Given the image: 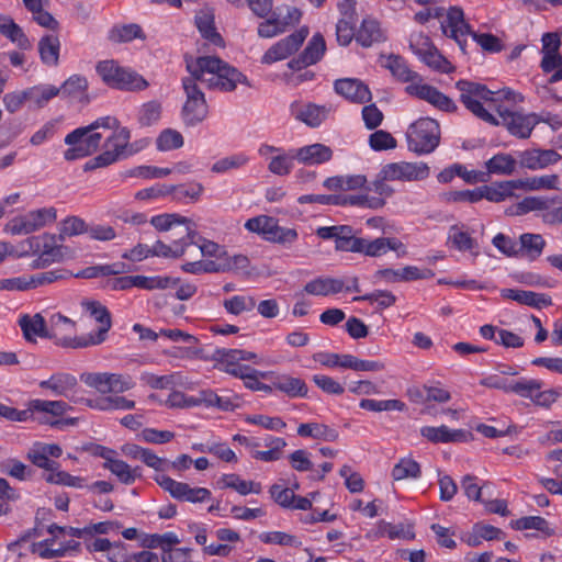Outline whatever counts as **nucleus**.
Instances as JSON below:
<instances>
[{"mask_svg": "<svg viewBox=\"0 0 562 562\" xmlns=\"http://www.w3.org/2000/svg\"><path fill=\"white\" fill-rule=\"evenodd\" d=\"M184 60L190 75L199 78L210 89L228 92L235 90L237 83H248L246 76L218 57L186 55Z\"/></svg>", "mask_w": 562, "mask_h": 562, "instance_id": "f257e3e1", "label": "nucleus"}, {"mask_svg": "<svg viewBox=\"0 0 562 562\" xmlns=\"http://www.w3.org/2000/svg\"><path fill=\"white\" fill-rule=\"evenodd\" d=\"M115 126H117V119L109 115L99 117L88 126L76 128L65 137V143L69 146L64 153L65 159L72 161L92 155L98 150L103 138L97 130Z\"/></svg>", "mask_w": 562, "mask_h": 562, "instance_id": "f03ea898", "label": "nucleus"}, {"mask_svg": "<svg viewBox=\"0 0 562 562\" xmlns=\"http://www.w3.org/2000/svg\"><path fill=\"white\" fill-rule=\"evenodd\" d=\"M442 33L453 38L461 52L465 54L467 36L471 35L472 38L484 49L491 53L502 50V44L498 37L490 33L479 34L473 32L470 25L464 21L463 10L459 7H451L446 18L441 21Z\"/></svg>", "mask_w": 562, "mask_h": 562, "instance_id": "7ed1b4c3", "label": "nucleus"}, {"mask_svg": "<svg viewBox=\"0 0 562 562\" xmlns=\"http://www.w3.org/2000/svg\"><path fill=\"white\" fill-rule=\"evenodd\" d=\"M456 88L460 91L461 103L476 117L493 125H497V120L483 105V102L492 109L493 91L485 85L461 79L456 82Z\"/></svg>", "mask_w": 562, "mask_h": 562, "instance_id": "20e7f679", "label": "nucleus"}, {"mask_svg": "<svg viewBox=\"0 0 562 562\" xmlns=\"http://www.w3.org/2000/svg\"><path fill=\"white\" fill-rule=\"evenodd\" d=\"M97 72L105 85L124 91H142L148 87L147 80L136 71L122 67L115 60H102Z\"/></svg>", "mask_w": 562, "mask_h": 562, "instance_id": "39448f33", "label": "nucleus"}, {"mask_svg": "<svg viewBox=\"0 0 562 562\" xmlns=\"http://www.w3.org/2000/svg\"><path fill=\"white\" fill-rule=\"evenodd\" d=\"M245 228L251 233L261 235L269 243L291 247L299 239L295 228L279 225V221L272 216L259 215L246 221Z\"/></svg>", "mask_w": 562, "mask_h": 562, "instance_id": "423d86ee", "label": "nucleus"}, {"mask_svg": "<svg viewBox=\"0 0 562 562\" xmlns=\"http://www.w3.org/2000/svg\"><path fill=\"white\" fill-rule=\"evenodd\" d=\"M406 136L409 150L419 155L429 154L439 145V124L429 117L419 119L409 125Z\"/></svg>", "mask_w": 562, "mask_h": 562, "instance_id": "0eeeda50", "label": "nucleus"}, {"mask_svg": "<svg viewBox=\"0 0 562 562\" xmlns=\"http://www.w3.org/2000/svg\"><path fill=\"white\" fill-rule=\"evenodd\" d=\"M199 78L190 75L182 79V87L187 95V100L182 106L181 115L186 125L195 126L203 122L209 113L207 103L198 85Z\"/></svg>", "mask_w": 562, "mask_h": 562, "instance_id": "6e6552de", "label": "nucleus"}, {"mask_svg": "<svg viewBox=\"0 0 562 562\" xmlns=\"http://www.w3.org/2000/svg\"><path fill=\"white\" fill-rule=\"evenodd\" d=\"M57 218L54 206L42 207L13 217L5 225V232L11 235H29L52 224Z\"/></svg>", "mask_w": 562, "mask_h": 562, "instance_id": "1a4fd4ad", "label": "nucleus"}, {"mask_svg": "<svg viewBox=\"0 0 562 562\" xmlns=\"http://www.w3.org/2000/svg\"><path fill=\"white\" fill-rule=\"evenodd\" d=\"M76 322L56 313L49 318L48 338L64 348H87L85 336H76Z\"/></svg>", "mask_w": 562, "mask_h": 562, "instance_id": "9d476101", "label": "nucleus"}, {"mask_svg": "<svg viewBox=\"0 0 562 562\" xmlns=\"http://www.w3.org/2000/svg\"><path fill=\"white\" fill-rule=\"evenodd\" d=\"M409 48L418 58L434 70L448 74L453 67L434 46L430 38L423 33H413Z\"/></svg>", "mask_w": 562, "mask_h": 562, "instance_id": "9b49d317", "label": "nucleus"}, {"mask_svg": "<svg viewBox=\"0 0 562 562\" xmlns=\"http://www.w3.org/2000/svg\"><path fill=\"white\" fill-rule=\"evenodd\" d=\"M497 113L501 117V122L497 121V125H504L513 136L522 139L528 138L536 125L540 122V119L536 113L524 114L520 112H514L504 105L497 106Z\"/></svg>", "mask_w": 562, "mask_h": 562, "instance_id": "f8f14e48", "label": "nucleus"}, {"mask_svg": "<svg viewBox=\"0 0 562 562\" xmlns=\"http://www.w3.org/2000/svg\"><path fill=\"white\" fill-rule=\"evenodd\" d=\"M81 381L102 394L123 393L134 386L130 378L108 372L83 373L81 374Z\"/></svg>", "mask_w": 562, "mask_h": 562, "instance_id": "ddd939ff", "label": "nucleus"}, {"mask_svg": "<svg viewBox=\"0 0 562 562\" xmlns=\"http://www.w3.org/2000/svg\"><path fill=\"white\" fill-rule=\"evenodd\" d=\"M308 35L306 26L293 32L289 36L273 44L262 56V64H273L279 60L286 59L299 50Z\"/></svg>", "mask_w": 562, "mask_h": 562, "instance_id": "4468645a", "label": "nucleus"}, {"mask_svg": "<svg viewBox=\"0 0 562 562\" xmlns=\"http://www.w3.org/2000/svg\"><path fill=\"white\" fill-rule=\"evenodd\" d=\"M83 310L90 314L91 317L95 319L100 324L97 331L90 333L85 336L87 341V347L98 346L102 344L106 339V335L112 326V318L109 310L105 305L101 304L99 301H82L81 303Z\"/></svg>", "mask_w": 562, "mask_h": 562, "instance_id": "2eb2a0df", "label": "nucleus"}, {"mask_svg": "<svg viewBox=\"0 0 562 562\" xmlns=\"http://www.w3.org/2000/svg\"><path fill=\"white\" fill-rule=\"evenodd\" d=\"M382 168L384 179L391 181H419L428 178L430 173L425 162H390Z\"/></svg>", "mask_w": 562, "mask_h": 562, "instance_id": "dca6fc26", "label": "nucleus"}, {"mask_svg": "<svg viewBox=\"0 0 562 562\" xmlns=\"http://www.w3.org/2000/svg\"><path fill=\"white\" fill-rule=\"evenodd\" d=\"M405 91L412 97H416L428 102L440 111L452 113L458 110V105L451 98L439 91L437 88L424 83V80L418 83L408 85L405 88Z\"/></svg>", "mask_w": 562, "mask_h": 562, "instance_id": "f3484780", "label": "nucleus"}, {"mask_svg": "<svg viewBox=\"0 0 562 562\" xmlns=\"http://www.w3.org/2000/svg\"><path fill=\"white\" fill-rule=\"evenodd\" d=\"M77 385V378L67 372H57L38 383L41 389L50 391L54 396H63L75 403L79 402L74 392Z\"/></svg>", "mask_w": 562, "mask_h": 562, "instance_id": "a211bd4d", "label": "nucleus"}, {"mask_svg": "<svg viewBox=\"0 0 562 562\" xmlns=\"http://www.w3.org/2000/svg\"><path fill=\"white\" fill-rule=\"evenodd\" d=\"M334 90L346 100L363 104L372 99L369 87L357 78H341L334 82Z\"/></svg>", "mask_w": 562, "mask_h": 562, "instance_id": "6ab92c4d", "label": "nucleus"}, {"mask_svg": "<svg viewBox=\"0 0 562 562\" xmlns=\"http://www.w3.org/2000/svg\"><path fill=\"white\" fill-rule=\"evenodd\" d=\"M196 232L191 229L190 226H186L184 235L178 240H175L172 245H167L161 240H157L151 246V257L179 258L184 255L188 246L196 244Z\"/></svg>", "mask_w": 562, "mask_h": 562, "instance_id": "aec40b11", "label": "nucleus"}, {"mask_svg": "<svg viewBox=\"0 0 562 562\" xmlns=\"http://www.w3.org/2000/svg\"><path fill=\"white\" fill-rule=\"evenodd\" d=\"M325 50V40L322 34L316 33L312 36L304 50L296 58L291 59L288 66L292 70H301L321 60Z\"/></svg>", "mask_w": 562, "mask_h": 562, "instance_id": "412c9836", "label": "nucleus"}, {"mask_svg": "<svg viewBox=\"0 0 562 562\" xmlns=\"http://www.w3.org/2000/svg\"><path fill=\"white\" fill-rule=\"evenodd\" d=\"M519 165L530 170L543 169L557 164L561 155L554 149H527L518 155Z\"/></svg>", "mask_w": 562, "mask_h": 562, "instance_id": "4be33fe9", "label": "nucleus"}, {"mask_svg": "<svg viewBox=\"0 0 562 562\" xmlns=\"http://www.w3.org/2000/svg\"><path fill=\"white\" fill-rule=\"evenodd\" d=\"M420 435L432 443L464 442L470 435L464 429H450L446 425L439 427L424 426Z\"/></svg>", "mask_w": 562, "mask_h": 562, "instance_id": "5701e85b", "label": "nucleus"}, {"mask_svg": "<svg viewBox=\"0 0 562 562\" xmlns=\"http://www.w3.org/2000/svg\"><path fill=\"white\" fill-rule=\"evenodd\" d=\"M386 41V33L380 22L371 16L362 20L356 34V42L362 47H371Z\"/></svg>", "mask_w": 562, "mask_h": 562, "instance_id": "b1692460", "label": "nucleus"}, {"mask_svg": "<svg viewBox=\"0 0 562 562\" xmlns=\"http://www.w3.org/2000/svg\"><path fill=\"white\" fill-rule=\"evenodd\" d=\"M213 360L216 362L215 368L224 371L235 378L244 379L254 368L240 364V359L234 356L229 349H216L213 353Z\"/></svg>", "mask_w": 562, "mask_h": 562, "instance_id": "393cba45", "label": "nucleus"}, {"mask_svg": "<svg viewBox=\"0 0 562 562\" xmlns=\"http://www.w3.org/2000/svg\"><path fill=\"white\" fill-rule=\"evenodd\" d=\"M88 80L81 75H72L58 87L59 95L70 101L87 104L90 102L88 94Z\"/></svg>", "mask_w": 562, "mask_h": 562, "instance_id": "a878e982", "label": "nucleus"}, {"mask_svg": "<svg viewBox=\"0 0 562 562\" xmlns=\"http://www.w3.org/2000/svg\"><path fill=\"white\" fill-rule=\"evenodd\" d=\"M501 295L504 299L513 300L519 304L535 308H542L552 305L551 296L544 293L517 289H503L501 291Z\"/></svg>", "mask_w": 562, "mask_h": 562, "instance_id": "bb28decb", "label": "nucleus"}, {"mask_svg": "<svg viewBox=\"0 0 562 562\" xmlns=\"http://www.w3.org/2000/svg\"><path fill=\"white\" fill-rule=\"evenodd\" d=\"M294 156L299 162L314 166L329 161L333 158V150L324 144L315 143L294 149Z\"/></svg>", "mask_w": 562, "mask_h": 562, "instance_id": "cd10ccee", "label": "nucleus"}, {"mask_svg": "<svg viewBox=\"0 0 562 562\" xmlns=\"http://www.w3.org/2000/svg\"><path fill=\"white\" fill-rule=\"evenodd\" d=\"M517 189H524V180H506L495 182L491 186H483L480 187V192L482 199L498 203L513 196L514 191Z\"/></svg>", "mask_w": 562, "mask_h": 562, "instance_id": "c85d7f7f", "label": "nucleus"}, {"mask_svg": "<svg viewBox=\"0 0 562 562\" xmlns=\"http://www.w3.org/2000/svg\"><path fill=\"white\" fill-rule=\"evenodd\" d=\"M71 409V406L65 401H47V400H31L27 403V408L23 412L27 413L26 422L34 419V414H45L52 417H61L65 413Z\"/></svg>", "mask_w": 562, "mask_h": 562, "instance_id": "c756f323", "label": "nucleus"}, {"mask_svg": "<svg viewBox=\"0 0 562 562\" xmlns=\"http://www.w3.org/2000/svg\"><path fill=\"white\" fill-rule=\"evenodd\" d=\"M344 291V281L330 277H317L304 285V292L310 295L327 296Z\"/></svg>", "mask_w": 562, "mask_h": 562, "instance_id": "7c9ffc66", "label": "nucleus"}, {"mask_svg": "<svg viewBox=\"0 0 562 562\" xmlns=\"http://www.w3.org/2000/svg\"><path fill=\"white\" fill-rule=\"evenodd\" d=\"M41 61L48 67L59 64L60 41L54 34L44 35L37 45Z\"/></svg>", "mask_w": 562, "mask_h": 562, "instance_id": "2f4dec72", "label": "nucleus"}, {"mask_svg": "<svg viewBox=\"0 0 562 562\" xmlns=\"http://www.w3.org/2000/svg\"><path fill=\"white\" fill-rule=\"evenodd\" d=\"M463 227V225H452L449 228L448 243H450L452 247L459 251H469L472 255L477 256V241L469 234L468 231H464Z\"/></svg>", "mask_w": 562, "mask_h": 562, "instance_id": "473e14b6", "label": "nucleus"}, {"mask_svg": "<svg viewBox=\"0 0 562 562\" xmlns=\"http://www.w3.org/2000/svg\"><path fill=\"white\" fill-rule=\"evenodd\" d=\"M25 90L30 109L44 108L52 99L59 95L58 87L53 85H37Z\"/></svg>", "mask_w": 562, "mask_h": 562, "instance_id": "72a5a7b5", "label": "nucleus"}, {"mask_svg": "<svg viewBox=\"0 0 562 562\" xmlns=\"http://www.w3.org/2000/svg\"><path fill=\"white\" fill-rule=\"evenodd\" d=\"M86 404L90 408L110 412V411H130L135 407V401L128 400L122 395H110L98 400H87Z\"/></svg>", "mask_w": 562, "mask_h": 562, "instance_id": "f704fd0d", "label": "nucleus"}, {"mask_svg": "<svg viewBox=\"0 0 562 562\" xmlns=\"http://www.w3.org/2000/svg\"><path fill=\"white\" fill-rule=\"evenodd\" d=\"M19 325L23 331L26 340L31 341L34 337L48 338V327L46 326L45 318L41 314L33 316L23 315Z\"/></svg>", "mask_w": 562, "mask_h": 562, "instance_id": "c9c22d12", "label": "nucleus"}, {"mask_svg": "<svg viewBox=\"0 0 562 562\" xmlns=\"http://www.w3.org/2000/svg\"><path fill=\"white\" fill-rule=\"evenodd\" d=\"M273 389L285 393L289 397H305L308 391L302 379L286 374L277 376L273 381Z\"/></svg>", "mask_w": 562, "mask_h": 562, "instance_id": "e433bc0d", "label": "nucleus"}, {"mask_svg": "<svg viewBox=\"0 0 562 562\" xmlns=\"http://www.w3.org/2000/svg\"><path fill=\"white\" fill-rule=\"evenodd\" d=\"M520 251L522 256L530 260L538 259L547 245L546 239L540 234L524 233L519 236Z\"/></svg>", "mask_w": 562, "mask_h": 562, "instance_id": "4c0bfd02", "label": "nucleus"}, {"mask_svg": "<svg viewBox=\"0 0 562 562\" xmlns=\"http://www.w3.org/2000/svg\"><path fill=\"white\" fill-rule=\"evenodd\" d=\"M387 68L392 75L402 82L413 85L423 81V77L418 72L412 70L407 63L400 56H390Z\"/></svg>", "mask_w": 562, "mask_h": 562, "instance_id": "58836bf2", "label": "nucleus"}, {"mask_svg": "<svg viewBox=\"0 0 562 562\" xmlns=\"http://www.w3.org/2000/svg\"><path fill=\"white\" fill-rule=\"evenodd\" d=\"M402 248H404L403 243L396 238L380 237L373 240L364 238L362 254L370 257H380L389 250L397 251Z\"/></svg>", "mask_w": 562, "mask_h": 562, "instance_id": "ea45409f", "label": "nucleus"}, {"mask_svg": "<svg viewBox=\"0 0 562 562\" xmlns=\"http://www.w3.org/2000/svg\"><path fill=\"white\" fill-rule=\"evenodd\" d=\"M295 117L311 127H317L328 115L326 106L308 103L295 110Z\"/></svg>", "mask_w": 562, "mask_h": 562, "instance_id": "a19ab883", "label": "nucleus"}, {"mask_svg": "<svg viewBox=\"0 0 562 562\" xmlns=\"http://www.w3.org/2000/svg\"><path fill=\"white\" fill-rule=\"evenodd\" d=\"M125 272L124 262H114L110 265H97L87 267L76 273L72 272V278L78 279H95L100 277L117 276Z\"/></svg>", "mask_w": 562, "mask_h": 562, "instance_id": "79ce46f5", "label": "nucleus"}, {"mask_svg": "<svg viewBox=\"0 0 562 562\" xmlns=\"http://www.w3.org/2000/svg\"><path fill=\"white\" fill-rule=\"evenodd\" d=\"M218 484L222 488H232L238 492L240 495H247L249 493L260 494L261 484L254 481H245L237 474H224Z\"/></svg>", "mask_w": 562, "mask_h": 562, "instance_id": "37998d69", "label": "nucleus"}, {"mask_svg": "<svg viewBox=\"0 0 562 562\" xmlns=\"http://www.w3.org/2000/svg\"><path fill=\"white\" fill-rule=\"evenodd\" d=\"M103 468L114 474L123 484H133L137 477L142 476L140 468L132 469L125 461L114 459L110 463H103Z\"/></svg>", "mask_w": 562, "mask_h": 562, "instance_id": "c03bdc74", "label": "nucleus"}, {"mask_svg": "<svg viewBox=\"0 0 562 562\" xmlns=\"http://www.w3.org/2000/svg\"><path fill=\"white\" fill-rule=\"evenodd\" d=\"M297 435L325 441H335L338 438L337 430L328 427L327 425L317 423L301 424L297 428Z\"/></svg>", "mask_w": 562, "mask_h": 562, "instance_id": "a18cd8bd", "label": "nucleus"}, {"mask_svg": "<svg viewBox=\"0 0 562 562\" xmlns=\"http://www.w3.org/2000/svg\"><path fill=\"white\" fill-rule=\"evenodd\" d=\"M517 161L509 154H496L485 162V168L491 175L509 176L516 170Z\"/></svg>", "mask_w": 562, "mask_h": 562, "instance_id": "49530a36", "label": "nucleus"}, {"mask_svg": "<svg viewBox=\"0 0 562 562\" xmlns=\"http://www.w3.org/2000/svg\"><path fill=\"white\" fill-rule=\"evenodd\" d=\"M72 278V272L65 268H57L30 276L32 289L50 284L57 281L68 280Z\"/></svg>", "mask_w": 562, "mask_h": 562, "instance_id": "de8ad7c7", "label": "nucleus"}, {"mask_svg": "<svg viewBox=\"0 0 562 562\" xmlns=\"http://www.w3.org/2000/svg\"><path fill=\"white\" fill-rule=\"evenodd\" d=\"M170 194L177 202L198 201L203 192V186L198 182L187 184L171 186Z\"/></svg>", "mask_w": 562, "mask_h": 562, "instance_id": "09e8293b", "label": "nucleus"}, {"mask_svg": "<svg viewBox=\"0 0 562 562\" xmlns=\"http://www.w3.org/2000/svg\"><path fill=\"white\" fill-rule=\"evenodd\" d=\"M110 130H113V133L106 138L105 146L110 150L117 153V157L120 158L128 145L131 132L127 127H121L119 121L117 126L111 127Z\"/></svg>", "mask_w": 562, "mask_h": 562, "instance_id": "8fccbe9b", "label": "nucleus"}, {"mask_svg": "<svg viewBox=\"0 0 562 562\" xmlns=\"http://www.w3.org/2000/svg\"><path fill=\"white\" fill-rule=\"evenodd\" d=\"M382 198H375L369 194L368 191L360 194L341 195V203L339 205H355L360 207H368L372 210L382 209L385 205Z\"/></svg>", "mask_w": 562, "mask_h": 562, "instance_id": "3c124183", "label": "nucleus"}, {"mask_svg": "<svg viewBox=\"0 0 562 562\" xmlns=\"http://www.w3.org/2000/svg\"><path fill=\"white\" fill-rule=\"evenodd\" d=\"M422 474L420 465L411 458L401 459L392 470V477L395 481L405 479H418Z\"/></svg>", "mask_w": 562, "mask_h": 562, "instance_id": "603ef678", "label": "nucleus"}, {"mask_svg": "<svg viewBox=\"0 0 562 562\" xmlns=\"http://www.w3.org/2000/svg\"><path fill=\"white\" fill-rule=\"evenodd\" d=\"M183 136L180 132L166 128L160 132L156 139V147L159 151H169L183 146Z\"/></svg>", "mask_w": 562, "mask_h": 562, "instance_id": "864d4df0", "label": "nucleus"}, {"mask_svg": "<svg viewBox=\"0 0 562 562\" xmlns=\"http://www.w3.org/2000/svg\"><path fill=\"white\" fill-rule=\"evenodd\" d=\"M296 159L294 156V149L290 153L283 150L270 159L268 169L270 172L277 176H285L293 169V160Z\"/></svg>", "mask_w": 562, "mask_h": 562, "instance_id": "5fc2aeb1", "label": "nucleus"}, {"mask_svg": "<svg viewBox=\"0 0 562 562\" xmlns=\"http://www.w3.org/2000/svg\"><path fill=\"white\" fill-rule=\"evenodd\" d=\"M196 26L202 36L215 45L223 43L222 36L216 32L214 26V19L212 14L201 13L195 18Z\"/></svg>", "mask_w": 562, "mask_h": 562, "instance_id": "6e6d98bb", "label": "nucleus"}, {"mask_svg": "<svg viewBox=\"0 0 562 562\" xmlns=\"http://www.w3.org/2000/svg\"><path fill=\"white\" fill-rule=\"evenodd\" d=\"M550 207L549 200L539 196H527L510 210L512 215H525L532 211H544Z\"/></svg>", "mask_w": 562, "mask_h": 562, "instance_id": "4d7b16f0", "label": "nucleus"}, {"mask_svg": "<svg viewBox=\"0 0 562 562\" xmlns=\"http://www.w3.org/2000/svg\"><path fill=\"white\" fill-rule=\"evenodd\" d=\"M225 311L232 315L250 312L256 307V300L247 295H234L223 302Z\"/></svg>", "mask_w": 562, "mask_h": 562, "instance_id": "13d9d810", "label": "nucleus"}, {"mask_svg": "<svg viewBox=\"0 0 562 562\" xmlns=\"http://www.w3.org/2000/svg\"><path fill=\"white\" fill-rule=\"evenodd\" d=\"M191 221L184 216H181L177 213H165L155 215L150 218V224L158 231V232H167L171 229L175 225H182L190 226L189 224Z\"/></svg>", "mask_w": 562, "mask_h": 562, "instance_id": "bf43d9fd", "label": "nucleus"}, {"mask_svg": "<svg viewBox=\"0 0 562 562\" xmlns=\"http://www.w3.org/2000/svg\"><path fill=\"white\" fill-rule=\"evenodd\" d=\"M136 288L145 289V290H155V289H167L169 286H175L179 283V279H175L171 277H145V276H135Z\"/></svg>", "mask_w": 562, "mask_h": 562, "instance_id": "052dcab7", "label": "nucleus"}, {"mask_svg": "<svg viewBox=\"0 0 562 562\" xmlns=\"http://www.w3.org/2000/svg\"><path fill=\"white\" fill-rule=\"evenodd\" d=\"M359 406L370 412H384V411H398L402 412L406 408L404 402L400 400H371L363 398L360 401Z\"/></svg>", "mask_w": 562, "mask_h": 562, "instance_id": "680f3d73", "label": "nucleus"}, {"mask_svg": "<svg viewBox=\"0 0 562 562\" xmlns=\"http://www.w3.org/2000/svg\"><path fill=\"white\" fill-rule=\"evenodd\" d=\"M155 481L157 484L162 487L165 491H167L173 498L183 502V497L186 496V493L188 488L190 487L189 484L183 482H178L170 476H167L165 474H157L155 476Z\"/></svg>", "mask_w": 562, "mask_h": 562, "instance_id": "e2e57ef3", "label": "nucleus"}, {"mask_svg": "<svg viewBox=\"0 0 562 562\" xmlns=\"http://www.w3.org/2000/svg\"><path fill=\"white\" fill-rule=\"evenodd\" d=\"M110 38L114 42L123 43L131 42L135 38H145V35L138 24L131 23L113 27L110 33Z\"/></svg>", "mask_w": 562, "mask_h": 562, "instance_id": "0e129e2a", "label": "nucleus"}, {"mask_svg": "<svg viewBox=\"0 0 562 562\" xmlns=\"http://www.w3.org/2000/svg\"><path fill=\"white\" fill-rule=\"evenodd\" d=\"M178 543H180V539L175 532L154 533L144 540V547L148 549L159 548L162 553Z\"/></svg>", "mask_w": 562, "mask_h": 562, "instance_id": "69168bd1", "label": "nucleus"}, {"mask_svg": "<svg viewBox=\"0 0 562 562\" xmlns=\"http://www.w3.org/2000/svg\"><path fill=\"white\" fill-rule=\"evenodd\" d=\"M44 479L47 483L65 485L81 488L83 487L85 480L80 476H74L66 471L61 470H50L47 474L44 475Z\"/></svg>", "mask_w": 562, "mask_h": 562, "instance_id": "338daca9", "label": "nucleus"}, {"mask_svg": "<svg viewBox=\"0 0 562 562\" xmlns=\"http://www.w3.org/2000/svg\"><path fill=\"white\" fill-rule=\"evenodd\" d=\"M0 471L19 481H25L32 475V470L18 459H8L1 462Z\"/></svg>", "mask_w": 562, "mask_h": 562, "instance_id": "774afa93", "label": "nucleus"}]
</instances>
